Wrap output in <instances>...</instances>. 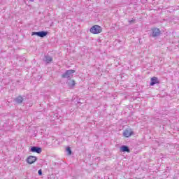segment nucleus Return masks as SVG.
<instances>
[{
  "mask_svg": "<svg viewBox=\"0 0 179 179\" xmlns=\"http://www.w3.org/2000/svg\"><path fill=\"white\" fill-rule=\"evenodd\" d=\"M24 100H26V96H18L14 99V101L17 103V104H22Z\"/></svg>",
  "mask_w": 179,
  "mask_h": 179,
  "instance_id": "0eeeda50",
  "label": "nucleus"
},
{
  "mask_svg": "<svg viewBox=\"0 0 179 179\" xmlns=\"http://www.w3.org/2000/svg\"><path fill=\"white\" fill-rule=\"evenodd\" d=\"M134 135V131L131 129H126L123 132V136L124 138H129V136H132Z\"/></svg>",
  "mask_w": 179,
  "mask_h": 179,
  "instance_id": "20e7f679",
  "label": "nucleus"
},
{
  "mask_svg": "<svg viewBox=\"0 0 179 179\" xmlns=\"http://www.w3.org/2000/svg\"><path fill=\"white\" fill-rule=\"evenodd\" d=\"M90 31L92 34H99L103 31V28L99 25H94L90 28Z\"/></svg>",
  "mask_w": 179,
  "mask_h": 179,
  "instance_id": "f257e3e1",
  "label": "nucleus"
},
{
  "mask_svg": "<svg viewBox=\"0 0 179 179\" xmlns=\"http://www.w3.org/2000/svg\"><path fill=\"white\" fill-rule=\"evenodd\" d=\"M135 22V20H131L129 21V23L131 24V23H134Z\"/></svg>",
  "mask_w": 179,
  "mask_h": 179,
  "instance_id": "dca6fc26",
  "label": "nucleus"
},
{
  "mask_svg": "<svg viewBox=\"0 0 179 179\" xmlns=\"http://www.w3.org/2000/svg\"><path fill=\"white\" fill-rule=\"evenodd\" d=\"M27 163L29 164H33L34 163H36L37 162V157L35 156H29L26 159Z\"/></svg>",
  "mask_w": 179,
  "mask_h": 179,
  "instance_id": "39448f33",
  "label": "nucleus"
},
{
  "mask_svg": "<svg viewBox=\"0 0 179 179\" xmlns=\"http://www.w3.org/2000/svg\"><path fill=\"white\" fill-rule=\"evenodd\" d=\"M159 83H160L159 78H157V77H152L151 78V82L150 83V85L155 86V85H159Z\"/></svg>",
  "mask_w": 179,
  "mask_h": 179,
  "instance_id": "6e6552de",
  "label": "nucleus"
},
{
  "mask_svg": "<svg viewBox=\"0 0 179 179\" xmlns=\"http://www.w3.org/2000/svg\"><path fill=\"white\" fill-rule=\"evenodd\" d=\"M151 31H152V34H150V36L154 38L159 37V36L162 34V31L158 28H152L151 29Z\"/></svg>",
  "mask_w": 179,
  "mask_h": 179,
  "instance_id": "7ed1b4c3",
  "label": "nucleus"
},
{
  "mask_svg": "<svg viewBox=\"0 0 179 179\" xmlns=\"http://www.w3.org/2000/svg\"><path fill=\"white\" fill-rule=\"evenodd\" d=\"M43 62L51 64V62H52V57L50 55H45L43 57Z\"/></svg>",
  "mask_w": 179,
  "mask_h": 179,
  "instance_id": "1a4fd4ad",
  "label": "nucleus"
},
{
  "mask_svg": "<svg viewBox=\"0 0 179 179\" xmlns=\"http://www.w3.org/2000/svg\"><path fill=\"white\" fill-rule=\"evenodd\" d=\"M38 176H43V170L39 169V170L38 171Z\"/></svg>",
  "mask_w": 179,
  "mask_h": 179,
  "instance_id": "2eb2a0df",
  "label": "nucleus"
},
{
  "mask_svg": "<svg viewBox=\"0 0 179 179\" xmlns=\"http://www.w3.org/2000/svg\"><path fill=\"white\" fill-rule=\"evenodd\" d=\"M31 36H37L38 37H40V31H38V32L34 31L32 32Z\"/></svg>",
  "mask_w": 179,
  "mask_h": 179,
  "instance_id": "4468645a",
  "label": "nucleus"
},
{
  "mask_svg": "<svg viewBox=\"0 0 179 179\" xmlns=\"http://www.w3.org/2000/svg\"><path fill=\"white\" fill-rule=\"evenodd\" d=\"M66 152H67L69 156H71V155H72V150L71 149V147H67L66 148Z\"/></svg>",
  "mask_w": 179,
  "mask_h": 179,
  "instance_id": "f8f14e48",
  "label": "nucleus"
},
{
  "mask_svg": "<svg viewBox=\"0 0 179 179\" xmlns=\"http://www.w3.org/2000/svg\"><path fill=\"white\" fill-rule=\"evenodd\" d=\"M120 152H127V153L131 152V150L129 149V147L127 145H122L120 147Z\"/></svg>",
  "mask_w": 179,
  "mask_h": 179,
  "instance_id": "9d476101",
  "label": "nucleus"
},
{
  "mask_svg": "<svg viewBox=\"0 0 179 179\" xmlns=\"http://www.w3.org/2000/svg\"><path fill=\"white\" fill-rule=\"evenodd\" d=\"M47 34H48V31H39V37L41 38H44L47 36Z\"/></svg>",
  "mask_w": 179,
  "mask_h": 179,
  "instance_id": "9b49d317",
  "label": "nucleus"
},
{
  "mask_svg": "<svg viewBox=\"0 0 179 179\" xmlns=\"http://www.w3.org/2000/svg\"><path fill=\"white\" fill-rule=\"evenodd\" d=\"M73 73H75V70H67L62 75V78L70 80L71 78L73 76Z\"/></svg>",
  "mask_w": 179,
  "mask_h": 179,
  "instance_id": "f03ea898",
  "label": "nucleus"
},
{
  "mask_svg": "<svg viewBox=\"0 0 179 179\" xmlns=\"http://www.w3.org/2000/svg\"><path fill=\"white\" fill-rule=\"evenodd\" d=\"M69 85L71 86V87H73V86H75V81L73 80L69 81Z\"/></svg>",
  "mask_w": 179,
  "mask_h": 179,
  "instance_id": "ddd939ff",
  "label": "nucleus"
},
{
  "mask_svg": "<svg viewBox=\"0 0 179 179\" xmlns=\"http://www.w3.org/2000/svg\"><path fill=\"white\" fill-rule=\"evenodd\" d=\"M142 3H146L148 2V0H141Z\"/></svg>",
  "mask_w": 179,
  "mask_h": 179,
  "instance_id": "f3484780",
  "label": "nucleus"
},
{
  "mask_svg": "<svg viewBox=\"0 0 179 179\" xmlns=\"http://www.w3.org/2000/svg\"><path fill=\"white\" fill-rule=\"evenodd\" d=\"M31 2H34V0H29Z\"/></svg>",
  "mask_w": 179,
  "mask_h": 179,
  "instance_id": "a211bd4d",
  "label": "nucleus"
},
{
  "mask_svg": "<svg viewBox=\"0 0 179 179\" xmlns=\"http://www.w3.org/2000/svg\"><path fill=\"white\" fill-rule=\"evenodd\" d=\"M30 152H32L33 153H38L40 154L42 152L41 148L38 146H31L30 148Z\"/></svg>",
  "mask_w": 179,
  "mask_h": 179,
  "instance_id": "423d86ee",
  "label": "nucleus"
}]
</instances>
